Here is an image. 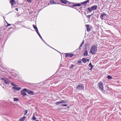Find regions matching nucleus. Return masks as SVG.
<instances>
[{
	"label": "nucleus",
	"instance_id": "nucleus-1",
	"mask_svg": "<svg viewBox=\"0 0 121 121\" xmlns=\"http://www.w3.org/2000/svg\"><path fill=\"white\" fill-rule=\"evenodd\" d=\"M97 51V47L95 45L93 46L91 48L90 53L94 54L96 53Z\"/></svg>",
	"mask_w": 121,
	"mask_h": 121
},
{
	"label": "nucleus",
	"instance_id": "nucleus-2",
	"mask_svg": "<svg viewBox=\"0 0 121 121\" xmlns=\"http://www.w3.org/2000/svg\"><path fill=\"white\" fill-rule=\"evenodd\" d=\"M97 87L102 92H104V87L101 81L99 82L98 83Z\"/></svg>",
	"mask_w": 121,
	"mask_h": 121
},
{
	"label": "nucleus",
	"instance_id": "nucleus-3",
	"mask_svg": "<svg viewBox=\"0 0 121 121\" xmlns=\"http://www.w3.org/2000/svg\"><path fill=\"white\" fill-rule=\"evenodd\" d=\"M76 89L79 90H82L84 89V87L82 84H80L77 86Z\"/></svg>",
	"mask_w": 121,
	"mask_h": 121
},
{
	"label": "nucleus",
	"instance_id": "nucleus-4",
	"mask_svg": "<svg viewBox=\"0 0 121 121\" xmlns=\"http://www.w3.org/2000/svg\"><path fill=\"white\" fill-rule=\"evenodd\" d=\"M27 89L26 88L22 90L21 91V93L23 96H25L26 95V93L25 91L27 92Z\"/></svg>",
	"mask_w": 121,
	"mask_h": 121
},
{
	"label": "nucleus",
	"instance_id": "nucleus-5",
	"mask_svg": "<svg viewBox=\"0 0 121 121\" xmlns=\"http://www.w3.org/2000/svg\"><path fill=\"white\" fill-rule=\"evenodd\" d=\"M67 103L66 101H64L63 100H61L60 101H59L58 102H57L55 103V104L56 105H58L60 104H64Z\"/></svg>",
	"mask_w": 121,
	"mask_h": 121
},
{
	"label": "nucleus",
	"instance_id": "nucleus-6",
	"mask_svg": "<svg viewBox=\"0 0 121 121\" xmlns=\"http://www.w3.org/2000/svg\"><path fill=\"white\" fill-rule=\"evenodd\" d=\"M74 55L73 54H71L69 53H68L66 54L65 57H66L71 58Z\"/></svg>",
	"mask_w": 121,
	"mask_h": 121
},
{
	"label": "nucleus",
	"instance_id": "nucleus-7",
	"mask_svg": "<svg viewBox=\"0 0 121 121\" xmlns=\"http://www.w3.org/2000/svg\"><path fill=\"white\" fill-rule=\"evenodd\" d=\"M21 89L20 87H13V90L14 92H15L16 91H19Z\"/></svg>",
	"mask_w": 121,
	"mask_h": 121
},
{
	"label": "nucleus",
	"instance_id": "nucleus-8",
	"mask_svg": "<svg viewBox=\"0 0 121 121\" xmlns=\"http://www.w3.org/2000/svg\"><path fill=\"white\" fill-rule=\"evenodd\" d=\"M106 14L105 13H103L101 14L100 16V17L101 19L102 20H103V17L106 16Z\"/></svg>",
	"mask_w": 121,
	"mask_h": 121
},
{
	"label": "nucleus",
	"instance_id": "nucleus-9",
	"mask_svg": "<svg viewBox=\"0 0 121 121\" xmlns=\"http://www.w3.org/2000/svg\"><path fill=\"white\" fill-rule=\"evenodd\" d=\"M27 92L28 94L31 95H34L35 94L32 91L30 90H27Z\"/></svg>",
	"mask_w": 121,
	"mask_h": 121
},
{
	"label": "nucleus",
	"instance_id": "nucleus-10",
	"mask_svg": "<svg viewBox=\"0 0 121 121\" xmlns=\"http://www.w3.org/2000/svg\"><path fill=\"white\" fill-rule=\"evenodd\" d=\"M87 31L88 32H89L91 30V29L90 27L88 25H86Z\"/></svg>",
	"mask_w": 121,
	"mask_h": 121
},
{
	"label": "nucleus",
	"instance_id": "nucleus-11",
	"mask_svg": "<svg viewBox=\"0 0 121 121\" xmlns=\"http://www.w3.org/2000/svg\"><path fill=\"white\" fill-rule=\"evenodd\" d=\"M92 10H96L97 8V6L96 5H95L92 6L91 7Z\"/></svg>",
	"mask_w": 121,
	"mask_h": 121
},
{
	"label": "nucleus",
	"instance_id": "nucleus-12",
	"mask_svg": "<svg viewBox=\"0 0 121 121\" xmlns=\"http://www.w3.org/2000/svg\"><path fill=\"white\" fill-rule=\"evenodd\" d=\"M4 82L5 84L8 85L10 83V81L9 80L7 79L4 80Z\"/></svg>",
	"mask_w": 121,
	"mask_h": 121
},
{
	"label": "nucleus",
	"instance_id": "nucleus-13",
	"mask_svg": "<svg viewBox=\"0 0 121 121\" xmlns=\"http://www.w3.org/2000/svg\"><path fill=\"white\" fill-rule=\"evenodd\" d=\"M60 1L62 3L65 4L68 3L69 2L68 1L66 0H60Z\"/></svg>",
	"mask_w": 121,
	"mask_h": 121
},
{
	"label": "nucleus",
	"instance_id": "nucleus-14",
	"mask_svg": "<svg viewBox=\"0 0 121 121\" xmlns=\"http://www.w3.org/2000/svg\"><path fill=\"white\" fill-rule=\"evenodd\" d=\"M26 118V116H24L19 119L18 121H24L25 120V118Z\"/></svg>",
	"mask_w": 121,
	"mask_h": 121
},
{
	"label": "nucleus",
	"instance_id": "nucleus-15",
	"mask_svg": "<svg viewBox=\"0 0 121 121\" xmlns=\"http://www.w3.org/2000/svg\"><path fill=\"white\" fill-rule=\"evenodd\" d=\"M88 51L87 50H86L84 52V56H87L88 55Z\"/></svg>",
	"mask_w": 121,
	"mask_h": 121
},
{
	"label": "nucleus",
	"instance_id": "nucleus-16",
	"mask_svg": "<svg viewBox=\"0 0 121 121\" xmlns=\"http://www.w3.org/2000/svg\"><path fill=\"white\" fill-rule=\"evenodd\" d=\"M10 3L12 6L13 5V3H15L14 0H10Z\"/></svg>",
	"mask_w": 121,
	"mask_h": 121
},
{
	"label": "nucleus",
	"instance_id": "nucleus-17",
	"mask_svg": "<svg viewBox=\"0 0 121 121\" xmlns=\"http://www.w3.org/2000/svg\"><path fill=\"white\" fill-rule=\"evenodd\" d=\"M82 61L84 63H86V59L84 58H83L82 59Z\"/></svg>",
	"mask_w": 121,
	"mask_h": 121
},
{
	"label": "nucleus",
	"instance_id": "nucleus-18",
	"mask_svg": "<svg viewBox=\"0 0 121 121\" xmlns=\"http://www.w3.org/2000/svg\"><path fill=\"white\" fill-rule=\"evenodd\" d=\"M32 119L33 120H36L37 118L35 116V114L34 113L33 114V117L32 118Z\"/></svg>",
	"mask_w": 121,
	"mask_h": 121
},
{
	"label": "nucleus",
	"instance_id": "nucleus-19",
	"mask_svg": "<svg viewBox=\"0 0 121 121\" xmlns=\"http://www.w3.org/2000/svg\"><path fill=\"white\" fill-rule=\"evenodd\" d=\"M50 3L51 4H56V3L53 0H52L50 1Z\"/></svg>",
	"mask_w": 121,
	"mask_h": 121
},
{
	"label": "nucleus",
	"instance_id": "nucleus-20",
	"mask_svg": "<svg viewBox=\"0 0 121 121\" xmlns=\"http://www.w3.org/2000/svg\"><path fill=\"white\" fill-rule=\"evenodd\" d=\"M81 5V4H76L73 5V6L74 7L75 6H79Z\"/></svg>",
	"mask_w": 121,
	"mask_h": 121
},
{
	"label": "nucleus",
	"instance_id": "nucleus-21",
	"mask_svg": "<svg viewBox=\"0 0 121 121\" xmlns=\"http://www.w3.org/2000/svg\"><path fill=\"white\" fill-rule=\"evenodd\" d=\"M88 10L90 12H91L92 10H92V9L91 7L88 8Z\"/></svg>",
	"mask_w": 121,
	"mask_h": 121
},
{
	"label": "nucleus",
	"instance_id": "nucleus-22",
	"mask_svg": "<svg viewBox=\"0 0 121 121\" xmlns=\"http://www.w3.org/2000/svg\"><path fill=\"white\" fill-rule=\"evenodd\" d=\"M19 100L17 98H14V101H17Z\"/></svg>",
	"mask_w": 121,
	"mask_h": 121
},
{
	"label": "nucleus",
	"instance_id": "nucleus-23",
	"mask_svg": "<svg viewBox=\"0 0 121 121\" xmlns=\"http://www.w3.org/2000/svg\"><path fill=\"white\" fill-rule=\"evenodd\" d=\"M107 78L108 79H112V77L110 75H108L107 77Z\"/></svg>",
	"mask_w": 121,
	"mask_h": 121
},
{
	"label": "nucleus",
	"instance_id": "nucleus-24",
	"mask_svg": "<svg viewBox=\"0 0 121 121\" xmlns=\"http://www.w3.org/2000/svg\"><path fill=\"white\" fill-rule=\"evenodd\" d=\"M89 67H91V68H93L94 67V66L92 65L91 64V62H90L89 65Z\"/></svg>",
	"mask_w": 121,
	"mask_h": 121
},
{
	"label": "nucleus",
	"instance_id": "nucleus-25",
	"mask_svg": "<svg viewBox=\"0 0 121 121\" xmlns=\"http://www.w3.org/2000/svg\"><path fill=\"white\" fill-rule=\"evenodd\" d=\"M24 112H25V113L24 115V116L26 115V114L27 113L28 110H25L24 111Z\"/></svg>",
	"mask_w": 121,
	"mask_h": 121
},
{
	"label": "nucleus",
	"instance_id": "nucleus-26",
	"mask_svg": "<svg viewBox=\"0 0 121 121\" xmlns=\"http://www.w3.org/2000/svg\"><path fill=\"white\" fill-rule=\"evenodd\" d=\"M33 26L34 28L35 29H37V27L35 26L34 25H33Z\"/></svg>",
	"mask_w": 121,
	"mask_h": 121
},
{
	"label": "nucleus",
	"instance_id": "nucleus-27",
	"mask_svg": "<svg viewBox=\"0 0 121 121\" xmlns=\"http://www.w3.org/2000/svg\"><path fill=\"white\" fill-rule=\"evenodd\" d=\"M89 2V0H87L86 1L84 2V3H85V4H86L87 3Z\"/></svg>",
	"mask_w": 121,
	"mask_h": 121
},
{
	"label": "nucleus",
	"instance_id": "nucleus-28",
	"mask_svg": "<svg viewBox=\"0 0 121 121\" xmlns=\"http://www.w3.org/2000/svg\"><path fill=\"white\" fill-rule=\"evenodd\" d=\"M38 35L39 36V37H40V38L41 39H42V38L41 37V36L40 35L39 33H38Z\"/></svg>",
	"mask_w": 121,
	"mask_h": 121
},
{
	"label": "nucleus",
	"instance_id": "nucleus-29",
	"mask_svg": "<svg viewBox=\"0 0 121 121\" xmlns=\"http://www.w3.org/2000/svg\"><path fill=\"white\" fill-rule=\"evenodd\" d=\"M74 65H71V67H70V69H72V68H73V67H74Z\"/></svg>",
	"mask_w": 121,
	"mask_h": 121
},
{
	"label": "nucleus",
	"instance_id": "nucleus-30",
	"mask_svg": "<svg viewBox=\"0 0 121 121\" xmlns=\"http://www.w3.org/2000/svg\"><path fill=\"white\" fill-rule=\"evenodd\" d=\"M35 31H36V32L37 33V34H38V33H39V32L38 31V29H37V28L36 29H35Z\"/></svg>",
	"mask_w": 121,
	"mask_h": 121
},
{
	"label": "nucleus",
	"instance_id": "nucleus-31",
	"mask_svg": "<svg viewBox=\"0 0 121 121\" xmlns=\"http://www.w3.org/2000/svg\"><path fill=\"white\" fill-rule=\"evenodd\" d=\"M11 25V24H10L8 23V24H7V25L6 26V27H7L9 26H10Z\"/></svg>",
	"mask_w": 121,
	"mask_h": 121
},
{
	"label": "nucleus",
	"instance_id": "nucleus-32",
	"mask_svg": "<svg viewBox=\"0 0 121 121\" xmlns=\"http://www.w3.org/2000/svg\"><path fill=\"white\" fill-rule=\"evenodd\" d=\"M82 44H81L80 45V46L79 47V48L80 49H81L80 48L82 47Z\"/></svg>",
	"mask_w": 121,
	"mask_h": 121
},
{
	"label": "nucleus",
	"instance_id": "nucleus-33",
	"mask_svg": "<svg viewBox=\"0 0 121 121\" xmlns=\"http://www.w3.org/2000/svg\"><path fill=\"white\" fill-rule=\"evenodd\" d=\"M11 85H13V86H17V85H15V84H13V83H11Z\"/></svg>",
	"mask_w": 121,
	"mask_h": 121
},
{
	"label": "nucleus",
	"instance_id": "nucleus-34",
	"mask_svg": "<svg viewBox=\"0 0 121 121\" xmlns=\"http://www.w3.org/2000/svg\"><path fill=\"white\" fill-rule=\"evenodd\" d=\"M26 0L28 2L30 3L32 1L31 0Z\"/></svg>",
	"mask_w": 121,
	"mask_h": 121
},
{
	"label": "nucleus",
	"instance_id": "nucleus-35",
	"mask_svg": "<svg viewBox=\"0 0 121 121\" xmlns=\"http://www.w3.org/2000/svg\"><path fill=\"white\" fill-rule=\"evenodd\" d=\"M78 63H81V60H78Z\"/></svg>",
	"mask_w": 121,
	"mask_h": 121
},
{
	"label": "nucleus",
	"instance_id": "nucleus-36",
	"mask_svg": "<svg viewBox=\"0 0 121 121\" xmlns=\"http://www.w3.org/2000/svg\"><path fill=\"white\" fill-rule=\"evenodd\" d=\"M62 105L63 106H67V104H62Z\"/></svg>",
	"mask_w": 121,
	"mask_h": 121
},
{
	"label": "nucleus",
	"instance_id": "nucleus-37",
	"mask_svg": "<svg viewBox=\"0 0 121 121\" xmlns=\"http://www.w3.org/2000/svg\"><path fill=\"white\" fill-rule=\"evenodd\" d=\"M84 40H83L81 44H82L83 45L84 43Z\"/></svg>",
	"mask_w": 121,
	"mask_h": 121
},
{
	"label": "nucleus",
	"instance_id": "nucleus-38",
	"mask_svg": "<svg viewBox=\"0 0 121 121\" xmlns=\"http://www.w3.org/2000/svg\"><path fill=\"white\" fill-rule=\"evenodd\" d=\"M84 40H83L81 44H82L83 45L84 43Z\"/></svg>",
	"mask_w": 121,
	"mask_h": 121
},
{
	"label": "nucleus",
	"instance_id": "nucleus-39",
	"mask_svg": "<svg viewBox=\"0 0 121 121\" xmlns=\"http://www.w3.org/2000/svg\"><path fill=\"white\" fill-rule=\"evenodd\" d=\"M87 16V17H89V19L90 18V16H89V15L87 16Z\"/></svg>",
	"mask_w": 121,
	"mask_h": 121
},
{
	"label": "nucleus",
	"instance_id": "nucleus-40",
	"mask_svg": "<svg viewBox=\"0 0 121 121\" xmlns=\"http://www.w3.org/2000/svg\"><path fill=\"white\" fill-rule=\"evenodd\" d=\"M1 80H4H4H5V79H4V78H2L1 79Z\"/></svg>",
	"mask_w": 121,
	"mask_h": 121
},
{
	"label": "nucleus",
	"instance_id": "nucleus-41",
	"mask_svg": "<svg viewBox=\"0 0 121 121\" xmlns=\"http://www.w3.org/2000/svg\"><path fill=\"white\" fill-rule=\"evenodd\" d=\"M3 27H2L1 28H0V31H2V30H1V29H2V28Z\"/></svg>",
	"mask_w": 121,
	"mask_h": 121
},
{
	"label": "nucleus",
	"instance_id": "nucleus-42",
	"mask_svg": "<svg viewBox=\"0 0 121 121\" xmlns=\"http://www.w3.org/2000/svg\"><path fill=\"white\" fill-rule=\"evenodd\" d=\"M15 10H16L17 11H18V8H16L15 9Z\"/></svg>",
	"mask_w": 121,
	"mask_h": 121
},
{
	"label": "nucleus",
	"instance_id": "nucleus-43",
	"mask_svg": "<svg viewBox=\"0 0 121 121\" xmlns=\"http://www.w3.org/2000/svg\"><path fill=\"white\" fill-rule=\"evenodd\" d=\"M87 61L89 62V59H86Z\"/></svg>",
	"mask_w": 121,
	"mask_h": 121
},
{
	"label": "nucleus",
	"instance_id": "nucleus-44",
	"mask_svg": "<svg viewBox=\"0 0 121 121\" xmlns=\"http://www.w3.org/2000/svg\"><path fill=\"white\" fill-rule=\"evenodd\" d=\"M93 68H92V67L91 68L89 69V70H91V69H92Z\"/></svg>",
	"mask_w": 121,
	"mask_h": 121
},
{
	"label": "nucleus",
	"instance_id": "nucleus-45",
	"mask_svg": "<svg viewBox=\"0 0 121 121\" xmlns=\"http://www.w3.org/2000/svg\"><path fill=\"white\" fill-rule=\"evenodd\" d=\"M92 15V14H91V15H89L90 16V17H91Z\"/></svg>",
	"mask_w": 121,
	"mask_h": 121
},
{
	"label": "nucleus",
	"instance_id": "nucleus-46",
	"mask_svg": "<svg viewBox=\"0 0 121 121\" xmlns=\"http://www.w3.org/2000/svg\"><path fill=\"white\" fill-rule=\"evenodd\" d=\"M92 15V14H91V15H89L90 16V17H91Z\"/></svg>",
	"mask_w": 121,
	"mask_h": 121
},
{
	"label": "nucleus",
	"instance_id": "nucleus-47",
	"mask_svg": "<svg viewBox=\"0 0 121 121\" xmlns=\"http://www.w3.org/2000/svg\"><path fill=\"white\" fill-rule=\"evenodd\" d=\"M84 2H83L82 3V4H85V3H84Z\"/></svg>",
	"mask_w": 121,
	"mask_h": 121
},
{
	"label": "nucleus",
	"instance_id": "nucleus-48",
	"mask_svg": "<svg viewBox=\"0 0 121 121\" xmlns=\"http://www.w3.org/2000/svg\"><path fill=\"white\" fill-rule=\"evenodd\" d=\"M108 32H110V30H108Z\"/></svg>",
	"mask_w": 121,
	"mask_h": 121
},
{
	"label": "nucleus",
	"instance_id": "nucleus-49",
	"mask_svg": "<svg viewBox=\"0 0 121 121\" xmlns=\"http://www.w3.org/2000/svg\"><path fill=\"white\" fill-rule=\"evenodd\" d=\"M42 40H43V41L44 42V41H43V39L42 38Z\"/></svg>",
	"mask_w": 121,
	"mask_h": 121
},
{
	"label": "nucleus",
	"instance_id": "nucleus-50",
	"mask_svg": "<svg viewBox=\"0 0 121 121\" xmlns=\"http://www.w3.org/2000/svg\"><path fill=\"white\" fill-rule=\"evenodd\" d=\"M35 121H39L38 120H36Z\"/></svg>",
	"mask_w": 121,
	"mask_h": 121
},
{
	"label": "nucleus",
	"instance_id": "nucleus-51",
	"mask_svg": "<svg viewBox=\"0 0 121 121\" xmlns=\"http://www.w3.org/2000/svg\"><path fill=\"white\" fill-rule=\"evenodd\" d=\"M6 22V23H7V24H8V23L7 22Z\"/></svg>",
	"mask_w": 121,
	"mask_h": 121
},
{
	"label": "nucleus",
	"instance_id": "nucleus-52",
	"mask_svg": "<svg viewBox=\"0 0 121 121\" xmlns=\"http://www.w3.org/2000/svg\"><path fill=\"white\" fill-rule=\"evenodd\" d=\"M6 22V23H7V24H8V23L7 22Z\"/></svg>",
	"mask_w": 121,
	"mask_h": 121
},
{
	"label": "nucleus",
	"instance_id": "nucleus-53",
	"mask_svg": "<svg viewBox=\"0 0 121 121\" xmlns=\"http://www.w3.org/2000/svg\"><path fill=\"white\" fill-rule=\"evenodd\" d=\"M3 18H4V19L5 17H3Z\"/></svg>",
	"mask_w": 121,
	"mask_h": 121
},
{
	"label": "nucleus",
	"instance_id": "nucleus-54",
	"mask_svg": "<svg viewBox=\"0 0 121 121\" xmlns=\"http://www.w3.org/2000/svg\"><path fill=\"white\" fill-rule=\"evenodd\" d=\"M5 21L6 22H7V21H6V20H5Z\"/></svg>",
	"mask_w": 121,
	"mask_h": 121
}]
</instances>
